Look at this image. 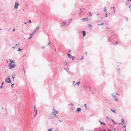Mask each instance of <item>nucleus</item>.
<instances>
[{
  "mask_svg": "<svg viewBox=\"0 0 131 131\" xmlns=\"http://www.w3.org/2000/svg\"><path fill=\"white\" fill-rule=\"evenodd\" d=\"M7 79H5V82H7V83H11V81L10 80V78L8 77Z\"/></svg>",
  "mask_w": 131,
  "mask_h": 131,
  "instance_id": "nucleus-1",
  "label": "nucleus"
},
{
  "mask_svg": "<svg viewBox=\"0 0 131 131\" xmlns=\"http://www.w3.org/2000/svg\"><path fill=\"white\" fill-rule=\"evenodd\" d=\"M8 66L9 67V68L10 69H11L14 68L16 66V65L15 64H9L8 65Z\"/></svg>",
  "mask_w": 131,
  "mask_h": 131,
  "instance_id": "nucleus-2",
  "label": "nucleus"
},
{
  "mask_svg": "<svg viewBox=\"0 0 131 131\" xmlns=\"http://www.w3.org/2000/svg\"><path fill=\"white\" fill-rule=\"evenodd\" d=\"M19 5V3L17 2H15V5H14V8L15 9H17Z\"/></svg>",
  "mask_w": 131,
  "mask_h": 131,
  "instance_id": "nucleus-3",
  "label": "nucleus"
},
{
  "mask_svg": "<svg viewBox=\"0 0 131 131\" xmlns=\"http://www.w3.org/2000/svg\"><path fill=\"white\" fill-rule=\"evenodd\" d=\"M52 113L53 114L54 113H58V112L56 110L54 109V108H53Z\"/></svg>",
  "mask_w": 131,
  "mask_h": 131,
  "instance_id": "nucleus-4",
  "label": "nucleus"
},
{
  "mask_svg": "<svg viewBox=\"0 0 131 131\" xmlns=\"http://www.w3.org/2000/svg\"><path fill=\"white\" fill-rule=\"evenodd\" d=\"M86 20H87V21H88V18H83L82 19V20L83 22H84V21H85Z\"/></svg>",
  "mask_w": 131,
  "mask_h": 131,
  "instance_id": "nucleus-5",
  "label": "nucleus"
},
{
  "mask_svg": "<svg viewBox=\"0 0 131 131\" xmlns=\"http://www.w3.org/2000/svg\"><path fill=\"white\" fill-rule=\"evenodd\" d=\"M81 110V109L79 107H78L76 111L78 112L79 113Z\"/></svg>",
  "mask_w": 131,
  "mask_h": 131,
  "instance_id": "nucleus-6",
  "label": "nucleus"
},
{
  "mask_svg": "<svg viewBox=\"0 0 131 131\" xmlns=\"http://www.w3.org/2000/svg\"><path fill=\"white\" fill-rule=\"evenodd\" d=\"M83 33V37H84L86 35V32L85 31H83L82 32Z\"/></svg>",
  "mask_w": 131,
  "mask_h": 131,
  "instance_id": "nucleus-7",
  "label": "nucleus"
},
{
  "mask_svg": "<svg viewBox=\"0 0 131 131\" xmlns=\"http://www.w3.org/2000/svg\"><path fill=\"white\" fill-rule=\"evenodd\" d=\"M72 19L71 18L69 20V22L68 23V25H69L71 22Z\"/></svg>",
  "mask_w": 131,
  "mask_h": 131,
  "instance_id": "nucleus-8",
  "label": "nucleus"
},
{
  "mask_svg": "<svg viewBox=\"0 0 131 131\" xmlns=\"http://www.w3.org/2000/svg\"><path fill=\"white\" fill-rule=\"evenodd\" d=\"M69 105H71L72 106V107L70 108V110H72V111L73 112V108H74L73 107H72V106H73V104H69Z\"/></svg>",
  "mask_w": 131,
  "mask_h": 131,
  "instance_id": "nucleus-9",
  "label": "nucleus"
},
{
  "mask_svg": "<svg viewBox=\"0 0 131 131\" xmlns=\"http://www.w3.org/2000/svg\"><path fill=\"white\" fill-rule=\"evenodd\" d=\"M10 62V64H11L12 63H14V62L13 61V60H12V61H11V60L10 59L9 60Z\"/></svg>",
  "mask_w": 131,
  "mask_h": 131,
  "instance_id": "nucleus-10",
  "label": "nucleus"
},
{
  "mask_svg": "<svg viewBox=\"0 0 131 131\" xmlns=\"http://www.w3.org/2000/svg\"><path fill=\"white\" fill-rule=\"evenodd\" d=\"M103 10L104 12H105V11H106V6H104Z\"/></svg>",
  "mask_w": 131,
  "mask_h": 131,
  "instance_id": "nucleus-11",
  "label": "nucleus"
},
{
  "mask_svg": "<svg viewBox=\"0 0 131 131\" xmlns=\"http://www.w3.org/2000/svg\"><path fill=\"white\" fill-rule=\"evenodd\" d=\"M110 110L112 111V112H113V113H116V112H115V110H113V109H111V108H110Z\"/></svg>",
  "mask_w": 131,
  "mask_h": 131,
  "instance_id": "nucleus-12",
  "label": "nucleus"
},
{
  "mask_svg": "<svg viewBox=\"0 0 131 131\" xmlns=\"http://www.w3.org/2000/svg\"><path fill=\"white\" fill-rule=\"evenodd\" d=\"M111 8H112L113 9V10L114 11V14L115 13V8L114 7H112Z\"/></svg>",
  "mask_w": 131,
  "mask_h": 131,
  "instance_id": "nucleus-13",
  "label": "nucleus"
},
{
  "mask_svg": "<svg viewBox=\"0 0 131 131\" xmlns=\"http://www.w3.org/2000/svg\"><path fill=\"white\" fill-rule=\"evenodd\" d=\"M121 121L122 123V124H124V119L123 118H122L121 119Z\"/></svg>",
  "mask_w": 131,
  "mask_h": 131,
  "instance_id": "nucleus-14",
  "label": "nucleus"
},
{
  "mask_svg": "<svg viewBox=\"0 0 131 131\" xmlns=\"http://www.w3.org/2000/svg\"><path fill=\"white\" fill-rule=\"evenodd\" d=\"M68 57H69L70 58H71V57L70 54L69 53H68Z\"/></svg>",
  "mask_w": 131,
  "mask_h": 131,
  "instance_id": "nucleus-15",
  "label": "nucleus"
},
{
  "mask_svg": "<svg viewBox=\"0 0 131 131\" xmlns=\"http://www.w3.org/2000/svg\"><path fill=\"white\" fill-rule=\"evenodd\" d=\"M68 69H69L68 68H64V69L68 73V72L67 70H68Z\"/></svg>",
  "mask_w": 131,
  "mask_h": 131,
  "instance_id": "nucleus-16",
  "label": "nucleus"
},
{
  "mask_svg": "<svg viewBox=\"0 0 131 131\" xmlns=\"http://www.w3.org/2000/svg\"><path fill=\"white\" fill-rule=\"evenodd\" d=\"M113 36L116 37V34H113V35H111V37H112Z\"/></svg>",
  "mask_w": 131,
  "mask_h": 131,
  "instance_id": "nucleus-17",
  "label": "nucleus"
},
{
  "mask_svg": "<svg viewBox=\"0 0 131 131\" xmlns=\"http://www.w3.org/2000/svg\"><path fill=\"white\" fill-rule=\"evenodd\" d=\"M37 110H36V112H35V115H34L35 116H36L37 115Z\"/></svg>",
  "mask_w": 131,
  "mask_h": 131,
  "instance_id": "nucleus-18",
  "label": "nucleus"
},
{
  "mask_svg": "<svg viewBox=\"0 0 131 131\" xmlns=\"http://www.w3.org/2000/svg\"><path fill=\"white\" fill-rule=\"evenodd\" d=\"M100 123L101 124H103L104 125H105V123H104L102 122H101V123Z\"/></svg>",
  "mask_w": 131,
  "mask_h": 131,
  "instance_id": "nucleus-19",
  "label": "nucleus"
},
{
  "mask_svg": "<svg viewBox=\"0 0 131 131\" xmlns=\"http://www.w3.org/2000/svg\"><path fill=\"white\" fill-rule=\"evenodd\" d=\"M39 26L37 27L36 29H35L36 30H38L39 29Z\"/></svg>",
  "mask_w": 131,
  "mask_h": 131,
  "instance_id": "nucleus-20",
  "label": "nucleus"
},
{
  "mask_svg": "<svg viewBox=\"0 0 131 131\" xmlns=\"http://www.w3.org/2000/svg\"><path fill=\"white\" fill-rule=\"evenodd\" d=\"M71 58H72V60H74L75 58V57L74 56L71 57Z\"/></svg>",
  "mask_w": 131,
  "mask_h": 131,
  "instance_id": "nucleus-21",
  "label": "nucleus"
},
{
  "mask_svg": "<svg viewBox=\"0 0 131 131\" xmlns=\"http://www.w3.org/2000/svg\"><path fill=\"white\" fill-rule=\"evenodd\" d=\"M88 26L89 27H92V26L91 24H90L88 25Z\"/></svg>",
  "mask_w": 131,
  "mask_h": 131,
  "instance_id": "nucleus-22",
  "label": "nucleus"
},
{
  "mask_svg": "<svg viewBox=\"0 0 131 131\" xmlns=\"http://www.w3.org/2000/svg\"><path fill=\"white\" fill-rule=\"evenodd\" d=\"M63 26H64V25H66V22H65V21H64L63 22Z\"/></svg>",
  "mask_w": 131,
  "mask_h": 131,
  "instance_id": "nucleus-23",
  "label": "nucleus"
},
{
  "mask_svg": "<svg viewBox=\"0 0 131 131\" xmlns=\"http://www.w3.org/2000/svg\"><path fill=\"white\" fill-rule=\"evenodd\" d=\"M79 82H77L75 84H74V86H75L76 84H77L78 85H79Z\"/></svg>",
  "mask_w": 131,
  "mask_h": 131,
  "instance_id": "nucleus-24",
  "label": "nucleus"
},
{
  "mask_svg": "<svg viewBox=\"0 0 131 131\" xmlns=\"http://www.w3.org/2000/svg\"><path fill=\"white\" fill-rule=\"evenodd\" d=\"M86 104H84V106L85 108V109H86Z\"/></svg>",
  "mask_w": 131,
  "mask_h": 131,
  "instance_id": "nucleus-25",
  "label": "nucleus"
},
{
  "mask_svg": "<svg viewBox=\"0 0 131 131\" xmlns=\"http://www.w3.org/2000/svg\"><path fill=\"white\" fill-rule=\"evenodd\" d=\"M22 49H20V48H18V49L17 50L18 51H20Z\"/></svg>",
  "mask_w": 131,
  "mask_h": 131,
  "instance_id": "nucleus-26",
  "label": "nucleus"
},
{
  "mask_svg": "<svg viewBox=\"0 0 131 131\" xmlns=\"http://www.w3.org/2000/svg\"><path fill=\"white\" fill-rule=\"evenodd\" d=\"M56 113H54V114H53V115L54 116V117H55V116H57Z\"/></svg>",
  "mask_w": 131,
  "mask_h": 131,
  "instance_id": "nucleus-27",
  "label": "nucleus"
},
{
  "mask_svg": "<svg viewBox=\"0 0 131 131\" xmlns=\"http://www.w3.org/2000/svg\"><path fill=\"white\" fill-rule=\"evenodd\" d=\"M28 23H29L30 24L31 23V21L30 20H29L28 21Z\"/></svg>",
  "mask_w": 131,
  "mask_h": 131,
  "instance_id": "nucleus-28",
  "label": "nucleus"
},
{
  "mask_svg": "<svg viewBox=\"0 0 131 131\" xmlns=\"http://www.w3.org/2000/svg\"><path fill=\"white\" fill-rule=\"evenodd\" d=\"M106 118L107 119H108V120H110V119L111 118H109V117L107 116H106Z\"/></svg>",
  "mask_w": 131,
  "mask_h": 131,
  "instance_id": "nucleus-29",
  "label": "nucleus"
},
{
  "mask_svg": "<svg viewBox=\"0 0 131 131\" xmlns=\"http://www.w3.org/2000/svg\"><path fill=\"white\" fill-rule=\"evenodd\" d=\"M45 46H42L41 47V48L42 49H44L45 48Z\"/></svg>",
  "mask_w": 131,
  "mask_h": 131,
  "instance_id": "nucleus-30",
  "label": "nucleus"
},
{
  "mask_svg": "<svg viewBox=\"0 0 131 131\" xmlns=\"http://www.w3.org/2000/svg\"><path fill=\"white\" fill-rule=\"evenodd\" d=\"M54 118H58V116H55V117H54Z\"/></svg>",
  "mask_w": 131,
  "mask_h": 131,
  "instance_id": "nucleus-31",
  "label": "nucleus"
},
{
  "mask_svg": "<svg viewBox=\"0 0 131 131\" xmlns=\"http://www.w3.org/2000/svg\"><path fill=\"white\" fill-rule=\"evenodd\" d=\"M110 119L111 120V121L113 122V123H114L115 122H114V121L111 118H110Z\"/></svg>",
  "mask_w": 131,
  "mask_h": 131,
  "instance_id": "nucleus-32",
  "label": "nucleus"
},
{
  "mask_svg": "<svg viewBox=\"0 0 131 131\" xmlns=\"http://www.w3.org/2000/svg\"><path fill=\"white\" fill-rule=\"evenodd\" d=\"M103 24H104L103 23H102L101 25L99 24H98V25L99 26H100V25H103Z\"/></svg>",
  "mask_w": 131,
  "mask_h": 131,
  "instance_id": "nucleus-33",
  "label": "nucleus"
},
{
  "mask_svg": "<svg viewBox=\"0 0 131 131\" xmlns=\"http://www.w3.org/2000/svg\"><path fill=\"white\" fill-rule=\"evenodd\" d=\"M111 40L110 38H108L107 39V41H108L110 42Z\"/></svg>",
  "mask_w": 131,
  "mask_h": 131,
  "instance_id": "nucleus-34",
  "label": "nucleus"
},
{
  "mask_svg": "<svg viewBox=\"0 0 131 131\" xmlns=\"http://www.w3.org/2000/svg\"><path fill=\"white\" fill-rule=\"evenodd\" d=\"M83 59V56H82V57H81L80 59V60H82Z\"/></svg>",
  "mask_w": 131,
  "mask_h": 131,
  "instance_id": "nucleus-35",
  "label": "nucleus"
},
{
  "mask_svg": "<svg viewBox=\"0 0 131 131\" xmlns=\"http://www.w3.org/2000/svg\"><path fill=\"white\" fill-rule=\"evenodd\" d=\"M68 50L69 51L68 53L69 52H71V50L70 49H69Z\"/></svg>",
  "mask_w": 131,
  "mask_h": 131,
  "instance_id": "nucleus-36",
  "label": "nucleus"
},
{
  "mask_svg": "<svg viewBox=\"0 0 131 131\" xmlns=\"http://www.w3.org/2000/svg\"><path fill=\"white\" fill-rule=\"evenodd\" d=\"M110 32H111V33H113V32H114V31L113 30H111L110 31Z\"/></svg>",
  "mask_w": 131,
  "mask_h": 131,
  "instance_id": "nucleus-37",
  "label": "nucleus"
},
{
  "mask_svg": "<svg viewBox=\"0 0 131 131\" xmlns=\"http://www.w3.org/2000/svg\"><path fill=\"white\" fill-rule=\"evenodd\" d=\"M10 83H11V86H12V88H13V86L14 85V83H13V84H12V82Z\"/></svg>",
  "mask_w": 131,
  "mask_h": 131,
  "instance_id": "nucleus-38",
  "label": "nucleus"
},
{
  "mask_svg": "<svg viewBox=\"0 0 131 131\" xmlns=\"http://www.w3.org/2000/svg\"><path fill=\"white\" fill-rule=\"evenodd\" d=\"M31 38V36L28 38V39H30Z\"/></svg>",
  "mask_w": 131,
  "mask_h": 131,
  "instance_id": "nucleus-39",
  "label": "nucleus"
},
{
  "mask_svg": "<svg viewBox=\"0 0 131 131\" xmlns=\"http://www.w3.org/2000/svg\"><path fill=\"white\" fill-rule=\"evenodd\" d=\"M12 78H13V80H14V77L13 76V75H12Z\"/></svg>",
  "mask_w": 131,
  "mask_h": 131,
  "instance_id": "nucleus-40",
  "label": "nucleus"
},
{
  "mask_svg": "<svg viewBox=\"0 0 131 131\" xmlns=\"http://www.w3.org/2000/svg\"><path fill=\"white\" fill-rule=\"evenodd\" d=\"M123 127H124V128H125L126 127V125H124L123 126Z\"/></svg>",
  "mask_w": 131,
  "mask_h": 131,
  "instance_id": "nucleus-41",
  "label": "nucleus"
},
{
  "mask_svg": "<svg viewBox=\"0 0 131 131\" xmlns=\"http://www.w3.org/2000/svg\"><path fill=\"white\" fill-rule=\"evenodd\" d=\"M116 94L117 95H120L119 94L117 93L116 92Z\"/></svg>",
  "mask_w": 131,
  "mask_h": 131,
  "instance_id": "nucleus-42",
  "label": "nucleus"
},
{
  "mask_svg": "<svg viewBox=\"0 0 131 131\" xmlns=\"http://www.w3.org/2000/svg\"><path fill=\"white\" fill-rule=\"evenodd\" d=\"M89 13L90 14V16H92V15L91 12H89Z\"/></svg>",
  "mask_w": 131,
  "mask_h": 131,
  "instance_id": "nucleus-43",
  "label": "nucleus"
},
{
  "mask_svg": "<svg viewBox=\"0 0 131 131\" xmlns=\"http://www.w3.org/2000/svg\"><path fill=\"white\" fill-rule=\"evenodd\" d=\"M66 65L67 66V65H68V64L67 63V62H66Z\"/></svg>",
  "mask_w": 131,
  "mask_h": 131,
  "instance_id": "nucleus-44",
  "label": "nucleus"
},
{
  "mask_svg": "<svg viewBox=\"0 0 131 131\" xmlns=\"http://www.w3.org/2000/svg\"><path fill=\"white\" fill-rule=\"evenodd\" d=\"M105 17H107V14H106H106H105Z\"/></svg>",
  "mask_w": 131,
  "mask_h": 131,
  "instance_id": "nucleus-45",
  "label": "nucleus"
},
{
  "mask_svg": "<svg viewBox=\"0 0 131 131\" xmlns=\"http://www.w3.org/2000/svg\"><path fill=\"white\" fill-rule=\"evenodd\" d=\"M121 124V123H119L118 124V125H120Z\"/></svg>",
  "mask_w": 131,
  "mask_h": 131,
  "instance_id": "nucleus-46",
  "label": "nucleus"
},
{
  "mask_svg": "<svg viewBox=\"0 0 131 131\" xmlns=\"http://www.w3.org/2000/svg\"><path fill=\"white\" fill-rule=\"evenodd\" d=\"M15 48V46H14V47H12V48H14V49Z\"/></svg>",
  "mask_w": 131,
  "mask_h": 131,
  "instance_id": "nucleus-47",
  "label": "nucleus"
},
{
  "mask_svg": "<svg viewBox=\"0 0 131 131\" xmlns=\"http://www.w3.org/2000/svg\"><path fill=\"white\" fill-rule=\"evenodd\" d=\"M115 99L116 101H118V100H117V99H116V98H115Z\"/></svg>",
  "mask_w": 131,
  "mask_h": 131,
  "instance_id": "nucleus-48",
  "label": "nucleus"
},
{
  "mask_svg": "<svg viewBox=\"0 0 131 131\" xmlns=\"http://www.w3.org/2000/svg\"><path fill=\"white\" fill-rule=\"evenodd\" d=\"M118 42V41H116V42H115V43H116V45H117V43Z\"/></svg>",
  "mask_w": 131,
  "mask_h": 131,
  "instance_id": "nucleus-49",
  "label": "nucleus"
},
{
  "mask_svg": "<svg viewBox=\"0 0 131 131\" xmlns=\"http://www.w3.org/2000/svg\"><path fill=\"white\" fill-rule=\"evenodd\" d=\"M114 94V93H113V94H112V95H112V97H113V96H114L113 95Z\"/></svg>",
  "mask_w": 131,
  "mask_h": 131,
  "instance_id": "nucleus-50",
  "label": "nucleus"
},
{
  "mask_svg": "<svg viewBox=\"0 0 131 131\" xmlns=\"http://www.w3.org/2000/svg\"><path fill=\"white\" fill-rule=\"evenodd\" d=\"M15 30V29L14 28V29H13V30H12V31H13V32H14V31Z\"/></svg>",
  "mask_w": 131,
  "mask_h": 131,
  "instance_id": "nucleus-51",
  "label": "nucleus"
},
{
  "mask_svg": "<svg viewBox=\"0 0 131 131\" xmlns=\"http://www.w3.org/2000/svg\"><path fill=\"white\" fill-rule=\"evenodd\" d=\"M34 110H35V109H36V107H35V106H34Z\"/></svg>",
  "mask_w": 131,
  "mask_h": 131,
  "instance_id": "nucleus-52",
  "label": "nucleus"
},
{
  "mask_svg": "<svg viewBox=\"0 0 131 131\" xmlns=\"http://www.w3.org/2000/svg\"><path fill=\"white\" fill-rule=\"evenodd\" d=\"M0 88L1 89H2L3 88V86H2V85L1 86Z\"/></svg>",
  "mask_w": 131,
  "mask_h": 131,
  "instance_id": "nucleus-53",
  "label": "nucleus"
},
{
  "mask_svg": "<svg viewBox=\"0 0 131 131\" xmlns=\"http://www.w3.org/2000/svg\"><path fill=\"white\" fill-rule=\"evenodd\" d=\"M36 30H35V31H34V32L32 33L33 34H34L35 32L36 31Z\"/></svg>",
  "mask_w": 131,
  "mask_h": 131,
  "instance_id": "nucleus-54",
  "label": "nucleus"
},
{
  "mask_svg": "<svg viewBox=\"0 0 131 131\" xmlns=\"http://www.w3.org/2000/svg\"><path fill=\"white\" fill-rule=\"evenodd\" d=\"M81 8H80V11L82 13L83 12L81 10Z\"/></svg>",
  "mask_w": 131,
  "mask_h": 131,
  "instance_id": "nucleus-55",
  "label": "nucleus"
},
{
  "mask_svg": "<svg viewBox=\"0 0 131 131\" xmlns=\"http://www.w3.org/2000/svg\"><path fill=\"white\" fill-rule=\"evenodd\" d=\"M113 97H114L115 98H116V96L115 95Z\"/></svg>",
  "mask_w": 131,
  "mask_h": 131,
  "instance_id": "nucleus-56",
  "label": "nucleus"
},
{
  "mask_svg": "<svg viewBox=\"0 0 131 131\" xmlns=\"http://www.w3.org/2000/svg\"><path fill=\"white\" fill-rule=\"evenodd\" d=\"M85 55H86V56H87V52H86H86H85Z\"/></svg>",
  "mask_w": 131,
  "mask_h": 131,
  "instance_id": "nucleus-57",
  "label": "nucleus"
},
{
  "mask_svg": "<svg viewBox=\"0 0 131 131\" xmlns=\"http://www.w3.org/2000/svg\"><path fill=\"white\" fill-rule=\"evenodd\" d=\"M96 15L97 16L99 15V13H97V14H96Z\"/></svg>",
  "mask_w": 131,
  "mask_h": 131,
  "instance_id": "nucleus-58",
  "label": "nucleus"
},
{
  "mask_svg": "<svg viewBox=\"0 0 131 131\" xmlns=\"http://www.w3.org/2000/svg\"><path fill=\"white\" fill-rule=\"evenodd\" d=\"M107 131H112V130L111 129H110Z\"/></svg>",
  "mask_w": 131,
  "mask_h": 131,
  "instance_id": "nucleus-59",
  "label": "nucleus"
},
{
  "mask_svg": "<svg viewBox=\"0 0 131 131\" xmlns=\"http://www.w3.org/2000/svg\"><path fill=\"white\" fill-rule=\"evenodd\" d=\"M33 34V33H31V34H30V36H32V35Z\"/></svg>",
  "mask_w": 131,
  "mask_h": 131,
  "instance_id": "nucleus-60",
  "label": "nucleus"
},
{
  "mask_svg": "<svg viewBox=\"0 0 131 131\" xmlns=\"http://www.w3.org/2000/svg\"><path fill=\"white\" fill-rule=\"evenodd\" d=\"M99 122L100 123L101 122V120H100L99 121Z\"/></svg>",
  "mask_w": 131,
  "mask_h": 131,
  "instance_id": "nucleus-61",
  "label": "nucleus"
},
{
  "mask_svg": "<svg viewBox=\"0 0 131 131\" xmlns=\"http://www.w3.org/2000/svg\"><path fill=\"white\" fill-rule=\"evenodd\" d=\"M49 44H50V42H49V43L47 45H46V46H47L48 45H49Z\"/></svg>",
  "mask_w": 131,
  "mask_h": 131,
  "instance_id": "nucleus-62",
  "label": "nucleus"
},
{
  "mask_svg": "<svg viewBox=\"0 0 131 131\" xmlns=\"http://www.w3.org/2000/svg\"><path fill=\"white\" fill-rule=\"evenodd\" d=\"M81 129L83 130V129H83V127H82V128H81Z\"/></svg>",
  "mask_w": 131,
  "mask_h": 131,
  "instance_id": "nucleus-63",
  "label": "nucleus"
},
{
  "mask_svg": "<svg viewBox=\"0 0 131 131\" xmlns=\"http://www.w3.org/2000/svg\"><path fill=\"white\" fill-rule=\"evenodd\" d=\"M75 82V81H73V83L74 84Z\"/></svg>",
  "mask_w": 131,
  "mask_h": 131,
  "instance_id": "nucleus-64",
  "label": "nucleus"
}]
</instances>
